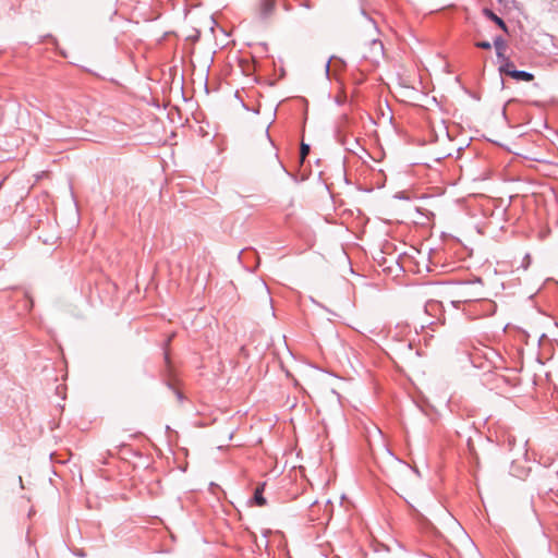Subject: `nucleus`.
<instances>
[{
  "label": "nucleus",
  "mask_w": 558,
  "mask_h": 558,
  "mask_svg": "<svg viewBox=\"0 0 558 558\" xmlns=\"http://www.w3.org/2000/svg\"><path fill=\"white\" fill-rule=\"evenodd\" d=\"M383 52H384V46H383L381 41H379L377 39H373L369 43V51L367 53V57L376 59V58L380 57L383 54Z\"/></svg>",
  "instance_id": "nucleus-1"
},
{
  "label": "nucleus",
  "mask_w": 558,
  "mask_h": 558,
  "mask_svg": "<svg viewBox=\"0 0 558 558\" xmlns=\"http://www.w3.org/2000/svg\"><path fill=\"white\" fill-rule=\"evenodd\" d=\"M264 486L265 484H260L256 487L255 489V493H254V502L258 506V507H263L266 505V499L265 497L263 496V492H264Z\"/></svg>",
  "instance_id": "nucleus-3"
},
{
  "label": "nucleus",
  "mask_w": 558,
  "mask_h": 558,
  "mask_svg": "<svg viewBox=\"0 0 558 558\" xmlns=\"http://www.w3.org/2000/svg\"><path fill=\"white\" fill-rule=\"evenodd\" d=\"M499 70L501 73L509 75V76H510L511 71H515L513 63L509 60H506Z\"/></svg>",
  "instance_id": "nucleus-7"
},
{
  "label": "nucleus",
  "mask_w": 558,
  "mask_h": 558,
  "mask_svg": "<svg viewBox=\"0 0 558 558\" xmlns=\"http://www.w3.org/2000/svg\"><path fill=\"white\" fill-rule=\"evenodd\" d=\"M494 46L496 48V51H497V56L498 57H502L504 56V51L506 49V43L502 38L498 37L494 40Z\"/></svg>",
  "instance_id": "nucleus-6"
},
{
  "label": "nucleus",
  "mask_w": 558,
  "mask_h": 558,
  "mask_svg": "<svg viewBox=\"0 0 558 558\" xmlns=\"http://www.w3.org/2000/svg\"><path fill=\"white\" fill-rule=\"evenodd\" d=\"M301 159L304 160L310 153V146L307 144H301Z\"/></svg>",
  "instance_id": "nucleus-8"
},
{
  "label": "nucleus",
  "mask_w": 558,
  "mask_h": 558,
  "mask_svg": "<svg viewBox=\"0 0 558 558\" xmlns=\"http://www.w3.org/2000/svg\"><path fill=\"white\" fill-rule=\"evenodd\" d=\"M275 9V0H263L260 11L264 15H269Z\"/></svg>",
  "instance_id": "nucleus-4"
},
{
  "label": "nucleus",
  "mask_w": 558,
  "mask_h": 558,
  "mask_svg": "<svg viewBox=\"0 0 558 558\" xmlns=\"http://www.w3.org/2000/svg\"><path fill=\"white\" fill-rule=\"evenodd\" d=\"M510 77H512L513 80H517V81H525V82H531L534 80V75L532 73H529L525 71H518V70L511 71Z\"/></svg>",
  "instance_id": "nucleus-2"
},
{
  "label": "nucleus",
  "mask_w": 558,
  "mask_h": 558,
  "mask_svg": "<svg viewBox=\"0 0 558 558\" xmlns=\"http://www.w3.org/2000/svg\"><path fill=\"white\" fill-rule=\"evenodd\" d=\"M476 47L487 50L490 49L492 45L489 41H478L476 43Z\"/></svg>",
  "instance_id": "nucleus-9"
},
{
  "label": "nucleus",
  "mask_w": 558,
  "mask_h": 558,
  "mask_svg": "<svg viewBox=\"0 0 558 558\" xmlns=\"http://www.w3.org/2000/svg\"><path fill=\"white\" fill-rule=\"evenodd\" d=\"M485 14L490 19L493 20L499 27H501L504 31L507 32V26L505 24V22L499 17L497 16L494 12H492L490 10H485Z\"/></svg>",
  "instance_id": "nucleus-5"
}]
</instances>
